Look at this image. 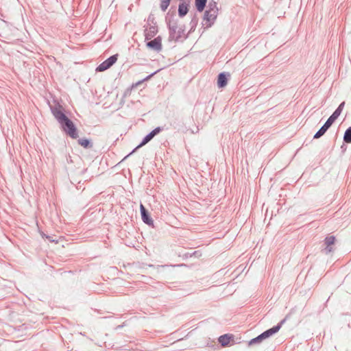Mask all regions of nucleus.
<instances>
[{
  "label": "nucleus",
  "mask_w": 351,
  "mask_h": 351,
  "mask_svg": "<svg viewBox=\"0 0 351 351\" xmlns=\"http://www.w3.org/2000/svg\"><path fill=\"white\" fill-rule=\"evenodd\" d=\"M285 319H282L280 322H279L276 326H273L272 328L264 331L261 335H258L256 337L252 339L249 343V346H252L254 344L261 343L264 339L269 338L273 335L278 332L282 325L285 322Z\"/></svg>",
  "instance_id": "1"
},
{
  "label": "nucleus",
  "mask_w": 351,
  "mask_h": 351,
  "mask_svg": "<svg viewBox=\"0 0 351 351\" xmlns=\"http://www.w3.org/2000/svg\"><path fill=\"white\" fill-rule=\"evenodd\" d=\"M60 126L62 130L71 138L75 139L78 137L77 128L70 119L60 124Z\"/></svg>",
  "instance_id": "2"
},
{
  "label": "nucleus",
  "mask_w": 351,
  "mask_h": 351,
  "mask_svg": "<svg viewBox=\"0 0 351 351\" xmlns=\"http://www.w3.org/2000/svg\"><path fill=\"white\" fill-rule=\"evenodd\" d=\"M163 130L161 127H157L155 129H154L152 131H151L148 134H147L141 141V143L136 147L134 148L128 155H127L125 158L130 156L131 154L134 153L138 148L143 147V145L148 143L155 136L158 134L162 130Z\"/></svg>",
  "instance_id": "3"
},
{
  "label": "nucleus",
  "mask_w": 351,
  "mask_h": 351,
  "mask_svg": "<svg viewBox=\"0 0 351 351\" xmlns=\"http://www.w3.org/2000/svg\"><path fill=\"white\" fill-rule=\"evenodd\" d=\"M168 26L169 30V39L178 41L182 37L184 30L182 28H178L176 23H169Z\"/></svg>",
  "instance_id": "4"
},
{
  "label": "nucleus",
  "mask_w": 351,
  "mask_h": 351,
  "mask_svg": "<svg viewBox=\"0 0 351 351\" xmlns=\"http://www.w3.org/2000/svg\"><path fill=\"white\" fill-rule=\"evenodd\" d=\"M51 111L56 118V119L58 121V122L60 124H62L63 122L69 119V118L66 116V114L64 113L62 110V107L59 105L56 104L53 106H50Z\"/></svg>",
  "instance_id": "5"
},
{
  "label": "nucleus",
  "mask_w": 351,
  "mask_h": 351,
  "mask_svg": "<svg viewBox=\"0 0 351 351\" xmlns=\"http://www.w3.org/2000/svg\"><path fill=\"white\" fill-rule=\"evenodd\" d=\"M218 13L212 10H206L204 12L203 17L202 25L206 26V28L210 27L215 23Z\"/></svg>",
  "instance_id": "6"
},
{
  "label": "nucleus",
  "mask_w": 351,
  "mask_h": 351,
  "mask_svg": "<svg viewBox=\"0 0 351 351\" xmlns=\"http://www.w3.org/2000/svg\"><path fill=\"white\" fill-rule=\"evenodd\" d=\"M118 59V54H114L107 58L105 61L101 63L96 69L97 71H104L110 68Z\"/></svg>",
  "instance_id": "7"
},
{
  "label": "nucleus",
  "mask_w": 351,
  "mask_h": 351,
  "mask_svg": "<svg viewBox=\"0 0 351 351\" xmlns=\"http://www.w3.org/2000/svg\"><path fill=\"white\" fill-rule=\"evenodd\" d=\"M146 46L156 52H159L162 50V38L160 36L155 38L146 43Z\"/></svg>",
  "instance_id": "8"
},
{
  "label": "nucleus",
  "mask_w": 351,
  "mask_h": 351,
  "mask_svg": "<svg viewBox=\"0 0 351 351\" xmlns=\"http://www.w3.org/2000/svg\"><path fill=\"white\" fill-rule=\"evenodd\" d=\"M140 211L141 215V218L143 221L148 225L153 226H154V221L152 218L150 217L149 212L145 208V206L141 204L140 205Z\"/></svg>",
  "instance_id": "9"
},
{
  "label": "nucleus",
  "mask_w": 351,
  "mask_h": 351,
  "mask_svg": "<svg viewBox=\"0 0 351 351\" xmlns=\"http://www.w3.org/2000/svg\"><path fill=\"white\" fill-rule=\"evenodd\" d=\"M158 32V28L156 24L153 25H150V27L148 29H146L145 31V40H150L153 37L156 36V34Z\"/></svg>",
  "instance_id": "10"
},
{
  "label": "nucleus",
  "mask_w": 351,
  "mask_h": 351,
  "mask_svg": "<svg viewBox=\"0 0 351 351\" xmlns=\"http://www.w3.org/2000/svg\"><path fill=\"white\" fill-rule=\"evenodd\" d=\"M233 339L232 335L229 334H225L221 336H220L218 339L219 343L221 345V346L225 347L227 346L230 342V340Z\"/></svg>",
  "instance_id": "11"
},
{
  "label": "nucleus",
  "mask_w": 351,
  "mask_h": 351,
  "mask_svg": "<svg viewBox=\"0 0 351 351\" xmlns=\"http://www.w3.org/2000/svg\"><path fill=\"white\" fill-rule=\"evenodd\" d=\"M228 77L225 73H220L217 77V86L219 88H223L227 85Z\"/></svg>",
  "instance_id": "12"
},
{
  "label": "nucleus",
  "mask_w": 351,
  "mask_h": 351,
  "mask_svg": "<svg viewBox=\"0 0 351 351\" xmlns=\"http://www.w3.org/2000/svg\"><path fill=\"white\" fill-rule=\"evenodd\" d=\"M189 12V5L186 3H180L178 5V16L181 18L186 15Z\"/></svg>",
  "instance_id": "13"
},
{
  "label": "nucleus",
  "mask_w": 351,
  "mask_h": 351,
  "mask_svg": "<svg viewBox=\"0 0 351 351\" xmlns=\"http://www.w3.org/2000/svg\"><path fill=\"white\" fill-rule=\"evenodd\" d=\"M207 0H195V7L198 12H202L206 5Z\"/></svg>",
  "instance_id": "14"
},
{
  "label": "nucleus",
  "mask_w": 351,
  "mask_h": 351,
  "mask_svg": "<svg viewBox=\"0 0 351 351\" xmlns=\"http://www.w3.org/2000/svg\"><path fill=\"white\" fill-rule=\"evenodd\" d=\"M77 142L79 145L84 148H91L93 147V143L90 142V141L85 138H79Z\"/></svg>",
  "instance_id": "15"
},
{
  "label": "nucleus",
  "mask_w": 351,
  "mask_h": 351,
  "mask_svg": "<svg viewBox=\"0 0 351 351\" xmlns=\"http://www.w3.org/2000/svg\"><path fill=\"white\" fill-rule=\"evenodd\" d=\"M328 130V128L324 124L320 128V129L314 134L313 138L317 139L322 137Z\"/></svg>",
  "instance_id": "16"
},
{
  "label": "nucleus",
  "mask_w": 351,
  "mask_h": 351,
  "mask_svg": "<svg viewBox=\"0 0 351 351\" xmlns=\"http://www.w3.org/2000/svg\"><path fill=\"white\" fill-rule=\"evenodd\" d=\"M345 106V101H343L341 102L339 106L337 107V108L333 112V113L332 114V115L333 117H335L336 119H337L339 115L341 114V112L343 111V108Z\"/></svg>",
  "instance_id": "17"
},
{
  "label": "nucleus",
  "mask_w": 351,
  "mask_h": 351,
  "mask_svg": "<svg viewBox=\"0 0 351 351\" xmlns=\"http://www.w3.org/2000/svg\"><path fill=\"white\" fill-rule=\"evenodd\" d=\"M343 141L346 143H351V127H349L344 133Z\"/></svg>",
  "instance_id": "18"
},
{
  "label": "nucleus",
  "mask_w": 351,
  "mask_h": 351,
  "mask_svg": "<svg viewBox=\"0 0 351 351\" xmlns=\"http://www.w3.org/2000/svg\"><path fill=\"white\" fill-rule=\"evenodd\" d=\"M171 0H160V7L162 11L165 12L169 5Z\"/></svg>",
  "instance_id": "19"
},
{
  "label": "nucleus",
  "mask_w": 351,
  "mask_h": 351,
  "mask_svg": "<svg viewBox=\"0 0 351 351\" xmlns=\"http://www.w3.org/2000/svg\"><path fill=\"white\" fill-rule=\"evenodd\" d=\"M197 23H198V18L197 17V16L195 14L193 18L191 19V21L190 22V25H191V31H193L197 25Z\"/></svg>",
  "instance_id": "20"
},
{
  "label": "nucleus",
  "mask_w": 351,
  "mask_h": 351,
  "mask_svg": "<svg viewBox=\"0 0 351 351\" xmlns=\"http://www.w3.org/2000/svg\"><path fill=\"white\" fill-rule=\"evenodd\" d=\"M336 120L337 119L331 114L326 120L324 125L329 129Z\"/></svg>",
  "instance_id": "21"
},
{
  "label": "nucleus",
  "mask_w": 351,
  "mask_h": 351,
  "mask_svg": "<svg viewBox=\"0 0 351 351\" xmlns=\"http://www.w3.org/2000/svg\"><path fill=\"white\" fill-rule=\"evenodd\" d=\"M335 237L334 236H330L326 237L324 242L326 245H331L335 243Z\"/></svg>",
  "instance_id": "22"
},
{
  "label": "nucleus",
  "mask_w": 351,
  "mask_h": 351,
  "mask_svg": "<svg viewBox=\"0 0 351 351\" xmlns=\"http://www.w3.org/2000/svg\"><path fill=\"white\" fill-rule=\"evenodd\" d=\"M213 9L214 10V12L218 13V8L215 1H210L208 3V10H212Z\"/></svg>",
  "instance_id": "23"
},
{
  "label": "nucleus",
  "mask_w": 351,
  "mask_h": 351,
  "mask_svg": "<svg viewBox=\"0 0 351 351\" xmlns=\"http://www.w3.org/2000/svg\"><path fill=\"white\" fill-rule=\"evenodd\" d=\"M158 71H156L154 73H152V74L149 75L148 76H147L145 78H144L143 80H141V81H138V82H136L135 84H133L132 85V87H136L137 86L140 85L142 82H143L144 81H146L149 79H150L153 75H154Z\"/></svg>",
  "instance_id": "24"
},
{
  "label": "nucleus",
  "mask_w": 351,
  "mask_h": 351,
  "mask_svg": "<svg viewBox=\"0 0 351 351\" xmlns=\"http://www.w3.org/2000/svg\"><path fill=\"white\" fill-rule=\"evenodd\" d=\"M41 235H42L43 238H45V239H48L50 242L58 243V240L51 236L47 235L43 232H42Z\"/></svg>",
  "instance_id": "25"
},
{
  "label": "nucleus",
  "mask_w": 351,
  "mask_h": 351,
  "mask_svg": "<svg viewBox=\"0 0 351 351\" xmlns=\"http://www.w3.org/2000/svg\"><path fill=\"white\" fill-rule=\"evenodd\" d=\"M324 250H325L326 254H328L332 251V247H330V245H326Z\"/></svg>",
  "instance_id": "26"
},
{
  "label": "nucleus",
  "mask_w": 351,
  "mask_h": 351,
  "mask_svg": "<svg viewBox=\"0 0 351 351\" xmlns=\"http://www.w3.org/2000/svg\"><path fill=\"white\" fill-rule=\"evenodd\" d=\"M174 128H178V123L177 124L176 121L172 124Z\"/></svg>",
  "instance_id": "27"
},
{
  "label": "nucleus",
  "mask_w": 351,
  "mask_h": 351,
  "mask_svg": "<svg viewBox=\"0 0 351 351\" xmlns=\"http://www.w3.org/2000/svg\"><path fill=\"white\" fill-rule=\"evenodd\" d=\"M176 120L178 121V123H182V120L181 119L177 118Z\"/></svg>",
  "instance_id": "28"
}]
</instances>
